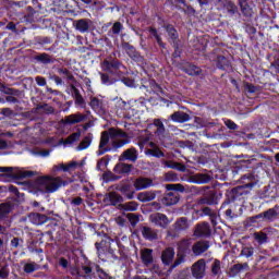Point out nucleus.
I'll list each match as a JSON object with an SVG mask.
<instances>
[{
	"label": "nucleus",
	"mask_w": 279,
	"mask_h": 279,
	"mask_svg": "<svg viewBox=\"0 0 279 279\" xmlns=\"http://www.w3.org/2000/svg\"><path fill=\"white\" fill-rule=\"evenodd\" d=\"M73 183L72 179L63 180L62 177H40L35 182V189L39 193H56L60 186H69Z\"/></svg>",
	"instance_id": "nucleus-1"
},
{
	"label": "nucleus",
	"mask_w": 279,
	"mask_h": 279,
	"mask_svg": "<svg viewBox=\"0 0 279 279\" xmlns=\"http://www.w3.org/2000/svg\"><path fill=\"white\" fill-rule=\"evenodd\" d=\"M112 240L108 234H104L102 239L95 243L97 256L102 263H114L119 260L117 250L112 248Z\"/></svg>",
	"instance_id": "nucleus-2"
},
{
	"label": "nucleus",
	"mask_w": 279,
	"mask_h": 279,
	"mask_svg": "<svg viewBox=\"0 0 279 279\" xmlns=\"http://www.w3.org/2000/svg\"><path fill=\"white\" fill-rule=\"evenodd\" d=\"M166 190L168 191V193H166L161 198V204L163 206H175V204L180 202L179 193H184V191H186L182 183L166 184Z\"/></svg>",
	"instance_id": "nucleus-3"
},
{
	"label": "nucleus",
	"mask_w": 279,
	"mask_h": 279,
	"mask_svg": "<svg viewBox=\"0 0 279 279\" xmlns=\"http://www.w3.org/2000/svg\"><path fill=\"white\" fill-rule=\"evenodd\" d=\"M192 252H193V245H191V240L189 239L181 240L178 246V258L171 265V269H175V267H179V265H182V263H184V258H186V256H191Z\"/></svg>",
	"instance_id": "nucleus-4"
},
{
	"label": "nucleus",
	"mask_w": 279,
	"mask_h": 279,
	"mask_svg": "<svg viewBox=\"0 0 279 279\" xmlns=\"http://www.w3.org/2000/svg\"><path fill=\"white\" fill-rule=\"evenodd\" d=\"M101 69L105 71V73L121 77V75H123L121 70L125 69V65H123V62H121L119 59H105L101 63Z\"/></svg>",
	"instance_id": "nucleus-5"
},
{
	"label": "nucleus",
	"mask_w": 279,
	"mask_h": 279,
	"mask_svg": "<svg viewBox=\"0 0 279 279\" xmlns=\"http://www.w3.org/2000/svg\"><path fill=\"white\" fill-rule=\"evenodd\" d=\"M121 48L125 51L126 56L133 60V62H140V64L145 62V57H143L141 52L136 50V47L132 46L130 43L122 40Z\"/></svg>",
	"instance_id": "nucleus-6"
},
{
	"label": "nucleus",
	"mask_w": 279,
	"mask_h": 279,
	"mask_svg": "<svg viewBox=\"0 0 279 279\" xmlns=\"http://www.w3.org/2000/svg\"><path fill=\"white\" fill-rule=\"evenodd\" d=\"M250 192L244 186L238 185L227 194V202H243Z\"/></svg>",
	"instance_id": "nucleus-7"
},
{
	"label": "nucleus",
	"mask_w": 279,
	"mask_h": 279,
	"mask_svg": "<svg viewBox=\"0 0 279 279\" xmlns=\"http://www.w3.org/2000/svg\"><path fill=\"white\" fill-rule=\"evenodd\" d=\"M193 236L196 239H210V236H213L210 223L206 221L197 223L194 228Z\"/></svg>",
	"instance_id": "nucleus-8"
},
{
	"label": "nucleus",
	"mask_w": 279,
	"mask_h": 279,
	"mask_svg": "<svg viewBox=\"0 0 279 279\" xmlns=\"http://www.w3.org/2000/svg\"><path fill=\"white\" fill-rule=\"evenodd\" d=\"M65 93L68 95H71V97L74 99L75 106H78L80 108H86V100H84V96H82V94L80 93V89H77L75 84L70 83Z\"/></svg>",
	"instance_id": "nucleus-9"
},
{
	"label": "nucleus",
	"mask_w": 279,
	"mask_h": 279,
	"mask_svg": "<svg viewBox=\"0 0 279 279\" xmlns=\"http://www.w3.org/2000/svg\"><path fill=\"white\" fill-rule=\"evenodd\" d=\"M173 230L169 231V236H172L175 239L180 232H185V230L189 228V218L181 217L175 220V222L172 225Z\"/></svg>",
	"instance_id": "nucleus-10"
},
{
	"label": "nucleus",
	"mask_w": 279,
	"mask_h": 279,
	"mask_svg": "<svg viewBox=\"0 0 279 279\" xmlns=\"http://www.w3.org/2000/svg\"><path fill=\"white\" fill-rule=\"evenodd\" d=\"M169 121H172V123H186L191 121V116L184 111L179 110L170 114L168 119L165 120V123H169Z\"/></svg>",
	"instance_id": "nucleus-11"
},
{
	"label": "nucleus",
	"mask_w": 279,
	"mask_h": 279,
	"mask_svg": "<svg viewBox=\"0 0 279 279\" xmlns=\"http://www.w3.org/2000/svg\"><path fill=\"white\" fill-rule=\"evenodd\" d=\"M264 216L265 223H274L279 219V204L275 205L272 208H269L265 211H262Z\"/></svg>",
	"instance_id": "nucleus-12"
},
{
	"label": "nucleus",
	"mask_w": 279,
	"mask_h": 279,
	"mask_svg": "<svg viewBox=\"0 0 279 279\" xmlns=\"http://www.w3.org/2000/svg\"><path fill=\"white\" fill-rule=\"evenodd\" d=\"M210 248V242L206 240L197 241L192 245V252L194 256H202V254L208 252Z\"/></svg>",
	"instance_id": "nucleus-13"
},
{
	"label": "nucleus",
	"mask_w": 279,
	"mask_h": 279,
	"mask_svg": "<svg viewBox=\"0 0 279 279\" xmlns=\"http://www.w3.org/2000/svg\"><path fill=\"white\" fill-rule=\"evenodd\" d=\"M256 247L252 245L251 243L243 244L241 252H240V258H246V260H254V256L256 255Z\"/></svg>",
	"instance_id": "nucleus-14"
},
{
	"label": "nucleus",
	"mask_w": 279,
	"mask_h": 279,
	"mask_svg": "<svg viewBox=\"0 0 279 279\" xmlns=\"http://www.w3.org/2000/svg\"><path fill=\"white\" fill-rule=\"evenodd\" d=\"M165 32L168 34V38L171 43V45L175 43H180V34L178 33V29H175V26L173 24H163L162 25Z\"/></svg>",
	"instance_id": "nucleus-15"
},
{
	"label": "nucleus",
	"mask_w": 279,
	"mask_h": 279,
	"mask_svg": "<svg viewBox=\"0 0 279 279\" xmlns=\"http://www.w3.org/2000/svg\"><path fill=\"white\" fill-rule=\"evenodd\" d=\"M216 66L220 71H226L227 73H232V62H230V59H228L227 57L217 56Z\"/></svg>",
	"instance_id": "nucleus-16"
},
{
	"label": "nucleus",
	"mask_w": 279,
	"mask_h": 279,
	"mask_svg": "<svg viewBox=\"0 0 279 279\" xmlns=\"http://www.w3.org/2000/svg\"><path fill=\"white\" fill-rule=\"evenodd\" d=\"M240 182L242 184L241 186H243L245 190L248 189V191H252L256 184V177L254 175V173L250 172V173L243 174L240 178Z\"/></svg>",
	"instance_id": "nucleus-17"
},
{
	"label": "nucleus",
	"mask_w": 279,
	"mask_h": 279,
	"mask_svg": "<svg viewBox=\"0 0 279 279\" xmlns=\"http://www.w3.org/2000/svg\"><path fill=\"white\" fill-rule=\"evenodd\" d=\"M149 38H154L160 49H167V44L162 40V36L158 33V28L154 26L147 27Z\"/></svg>",
	"instance_id": "nucleus-18"
},
{
	"label": "nucleus",
	"mask_w": 279,
	"mask_h": 279,
	"mask_svg": "<svg viewBox=\"0 0 279 279\" xmlns=\"http://www.w3.org/2000/svg\"><path fill=\"white\" fill-rule=\"evenodd\" d=\"M141 233H142L143 239H145V241L158 240V230H156L151 227H147V226L142 227Z\"/></svg>",
	"instance_id": "nucleus-19"
},
{
	"label": "nucleus",
	"mask_w": 279,
	"mask_h": 279,
	"mask_svg": "<svg viewBox=\"0 0 279 279\" xmlns=\"http://www.w3.org/2000/svg\"><path fill=\"white\" fill-rule=\"evenodd\" d=\"M173 258H175V250L171 246L167 247L161 253V263L169 267L171 263H173Z\"/></svg>",
	"instance_id": "nucleus-20"
},
{
	"label": "nucleus",
	"mask_w": 279,
	"mask_h": 279,
	"mask_svg": "<svg viewBox=\"0 0 279 279\" xmlns=\"http://www.w3.org/2000/svg\"><path fill=\"white\" fill-rule=\"evenodd\" d=\"M151 223L159 226V228H167L169 226V218L165 214L157 213L150 216Z\"/></svg>",
	"instance_id": "nucleus-21"
},
{
	"label": "nucleus",
	"mask_w": 279,
	"mask_h": 279,
	"mask_svg": "<svg viewBox=\"0 0 279 279\" xmlns=\"http://www.w3.org/2000/svg\"><path fill=\"white\" fill-rule=\"evenodd\" d=\"M154 126L157 128L155 134L160 138L162 147H169V145H167L165 141H162V138L165 137V132H167V130L165 129V123H162L160 119H155Z\"/></svg>",
	"instance_id": "nucleus-22"
},
{
	"label": "nucleus",
	"mask_w": 279,
	"mask_h": 279,
	"mask_svg": "<svg viewBox=\"0 0 279 279\" xmlns=\"http://www.w3.org/2000/svg\"><path fill=\"white\" fill-rule=\"evenodd\" d=\"M206 264L204 263V259L197 260L192 266V276L196 279L204 278V270H205Z\"/></svg>",
	"instance_id": "nucleus-23"
},
{
	"label": "nucleus",
	"mask_w": 279,
	"mask_h": 279,
	"mask_svg": "<svg viewBox=\"0 0 279 279\" xmlns=\"http://www.w3.org/2000/svg\"><path fill=\"white\" fill-rule=\"evenodd\" d=\"M28 219L32 223H34V226H44V223H47V221H49V217L40 213L29 214Z\"/></svg>",
	"instance_id": "nucleus-24"
},
{
	"label": "nucleus",
	"mask_w": 279,
	"mask_h": 279,
	"mask_svg": "<svg viewBox=\"0 0 279 279\" xmlns=\"http://www.w3.org/2000/svg\"><path fill=\"white\" fill-rule=\"evenodd\" d=\"M198 204L201 206H216L217 202V193L215 191L210 192L209 194L201 197L198 199Z\"/></svg>",
	"instance_id": "nucleus-25"
},
{
	"label": "nucleus",
	"mask_w": 279,
	"mask_h": 279,
	"mask_svg": "<svg viewBox=\"0 0 279 279\" xmlns=\"http://www.w3.org/2000/svg\"><path fill=\"white\" fill-rule=\"evenodd\" d=\"M230 204H232L230 201L225 199V202L221 204L219 213L225 215L226 219L228 221H232L236 215L232 213V208L230 207Z\"/></svg>",
	"instance_id": "nucleus-26"
},
{
	"label": "nucleus",
	"mask_w": 279,
	"mask_h": 279,
	"mask_svg": "<svg viewBox=\"0 0 279 279\" xmlns=\"http://www.w3.org/2000/svg\"><path fill=\"white\" fill-rule=\"evenodd\" d=\"M154 184V181L149 178L140 177L134 182V187L136 191H145Z\"/></svg>",
	"instance_id": "nucleus-27"
},
{
	"label": "nucleus",
	"mask_w": 279,
	"mask_h": 279,
	"mask_svg": "<svg viewBox=\"0 0 279 279\" xmlns=\"http://www.w3.org/2000/svg\"><path fill=\"white\" fill-rule=\"evenodd\" d=\"M120 160L136 162V160H138V150H136L134 147L128 148L121 154Z\"/></svg>",
	"instance_id": "nucleus-28"
},
{
	"label": "nucleus",
	"mask_w": 279,
	"mask_h": 279,
	"mask_svg": "<svg viewBox=\"0 0 279 279\" xmlns=\"http://www.w3.org/2000/svg\"><path fill=\"white\" fill-rule=\"evenodd\" d=\"M141 259L143 265L149 267V265H154V250L144 248L141 251Z\"/></svg>",
	"instance_id": "nucleus-29"
},
{
	"label": "nucleus",
	"mask_w": 279,
	"mask_h": 279,
	"mask_svg": "<svg viewBox=\"0 0 279 279\" xmlns=\"http://www.w3.org/2000/svg\"><path fill=\"white\" fill-rule=\"evenodd\" d=\"M182 72L191 75L192 77H197V75H202V68L187 62L185 65H183Z\"/></svg>",
	"instance_id": "nucleus-30"
},
{
	"label": "nucleus",
	"mask_w": 279,
	"mask_h": 279,
	"mask_svg": "<svg viewBox=\"0 0 279 279\" xmlns=\"http://www.w3.org/2000/svg\"><path fill=\"white\" fill-rule=\"evenodd\" d=\"M132 167H134L132 163L119 162L114 166L113 172L119 175H130L132 173Z\"/></svg>",
	"instance_id": "nucleus-31"
},
{
	"label": "nucleus",
	"mask_w": 279,
	"mask_h": 279,
	"mask_svg": "<svg viewBox=\"0 0 279 279\" xmlns=\"http://www.w3.org/2000/svg\"><path fill=\"white\" fill-rule=\"evenodd\" d=\"M243 271H250V264L243 263V264H234L229 269V274L232 278L235 276H239V274H243Z\"/></svg>",
	"instance_id": "nucleus-32"
},
{
	"label": "nucleus",
	"mask_w": 279,
	"mask_h": 279,
	"mask_svg": "<svg viewBox=\"0 0 279 279\" xmlns=\"http://www.w3.org/2000/svg\"><path fill=\"white\" fill-rule=\"evenodd\" d=\"M83 121H86V116L83 113L70 114L64 119L65 125H75V123H82Z\"/></svg>",
	"instance_id": "nucleus-33"
},
{
	"label": "nucleus",
	"mask_w": 279,
	"mask_h": 279,
	"mask_svg": "<svg viewBox=\"0 0 279 279\" xmlns=\"http://www.w3.org/2000/svg\"><path fill=\"white\" fill-rule=\"evenodd\" d=\"M75 29L81 34H86L90 28V20L88 19H81L74 22Z\"/></svg>",
	"instance_id": "nucleus-34"
},
{
	"label": "nucleus",
	"mask_w": 279,
	"mask_h": 279,
	"mask_svg": "<svg viewBox=\"0 0 279 279\" xmlns=\"http://www.w3.org/2000/svg\"><path fill=\"white\" fill-rule=\"evenodd\" d=\"M143 88L147 93H155L156 95H158V93H162V87L154 80L148 81V85L140 86L141 90H143Z\"/></svg>",
	"instance_id": "nucleus-35"
},
{
	"label": "nucleus",
	"mask_w": 279,
	"mask_h": 279,
	"mask_svg": "<svg viewBox=\"0 0 279 279\" xmlns=\"http://www.w3.org/2000/svg\"><path fill=\"white\" fill-rule=\"evenodd\" d=\"M149 145H150V148H147L145 150V154L147 156H151V158H165V154L159 147L156 146L154 142H150Z\"/></svg>",
	"instance_id": "nucleus-36"
},
{
	"label": "nucleus",
	"mask_w": 279,
	"mask_h": 279,
	"mask_svg": "<svg viewBox=\"0 0 279 279\" xmlns=\"http://www.w3.org/2000/svg\"><path fill=\"white\" fill-rule=\"evenodd\" d=\"M100 82L104 86H112L113 84H117L119 82V78L113 77L112 74L108 72H100Z\"/></svg>",
	"instance_id": "nucleus-37"
},
{
	"label": "nucleus",
	"mask_w": 279,
	"mask_h": 279,
	"mask_svg": "<svg viewBox=\"0 0 279 279\" xmlns=\"http://www.w3.org/2000/svg\"><path fill=\"white\" fill-rule=\"evenodd\" d=\"M211 180H213V177L206 173H197L191 178V181L193 182V184H208V182H210Z\"/></svg>",
	"instance_id": "nucleus-38"
},
{
	"label": "nucleus",
	"mask_w": 279,
	"mask_h": 279,
	"mask_svg": "<svg viewBox=\"0 0 279 279\" xmlns=\"http://www.w3.org/2000/svg\"><path fill=\"white\" fill-rule=\"evenodd\" d=\"M34 60H36L38 64H53V62H56V59L46 52L35 56Z\"/></svg>",
	"instance_id": "nucleus-39"
},
{
	"label": "nucleus",
	"mask_w": 279,
	"mask_h": 279,
	"mask_svg": "<svg viewBox=\"0 0 279 279\" xmlns=\"http://www.w3.org/2000/svg\"><path fill=\"white\" fill-rule=\"evenodd\" d=\"M258 223H265V218L263 216V213H259L255 216H251L245 220V226L247 228H252V226H256Z\"/></svg>",
	"instance_id": "nucleus-40"
},
{
	"label": "nucleus",
	"mask_w": 279,
	"mask_h": 279,
	"mask_svg": "<svg viewBox=\"0 0 279 279\" xmlns=\"http://www.w3.org/2000/svg\"><path fill=\"white\" fill-rule=\"evenodd\" d=\"M119 82H121L122 84H124V86H126L128 88H136L138 85L136 83V77L135 76H118Z\"/></svg>",
	"instance_id": "nucleus-41"
},
{
	"label": "nucleus",
	"mask_w": 279,
	"mask_h": 279,
	"mask_svg": "<svg viewBox=\"0 0 279 279\" xmlns=\"http://www.w3.org/2000/svg\"><path fill=\"white\" fill-rule=\"evenodd\" d=\"M137 199L138 202H142L144 204L147 202H154V199H156V192L154 191L141 192L137 194Z\"/></svg>",
	"instance_id": "nucleus-42"
},
{
	"label": "nucleus",
	"mask_w": 279,
	"mask_h": 279,
	"mask_svg": "<svg viewBox=\"0 0 279 279\" xmlns=\"http://www.w3.org/2000/svg\"><path fill=\"white\" fill-rule=\"evenodd\" d=\"M12 213V205L10 203H1L0 204V221H5L8 217Z\"/></svg>",
	"instance_id": "nucleus-43"
},
{
	"label": "nucleus",
	"mask_w": 279,
	"mask_h": 279,
	"mask_svg": "<svg viewBox=\"0 0 279 279\" xmlns=\"http://www.w3.org/2000/svg\"><path fill=\"white\" fill-rule=\"evenodd\" d=\"M253 239L258 243V245H265L269 243V235L265 231H257L253 233Z\"/></svg>",
	"instance_id": "nucleus-44"
},
{
	"label": "nucleus",
	"mask_w": 279,
	"mask_h": 279,
	"mask_svg": "<svg viewBox=\"0 0 279 279\" xmlns=\"http://www.w3.org/2000/svg\"><path fill=\"white\" fill-rule=\"evenodd\" d=\"M34 175L33 171H24L20 174L14 173H1L0 178H13V180H23V178H32Z\"/></svg>",
	"instance_id": "nucleus-45"
},
{
	"label": "nucleus",
	"mask_w": 279,
	"mask_h": 279,
	"mask_svg": "<svg viewBox=\"0 0 279 279\" xmlns=\"http://www.w3.org/2000/svg\"><path fill=\"white\" fill-rule=\"evenodd\" d=\"M107 132L110 138H129L128 133L121 129L110 128Z\"/></svg>",
	"instance_id": "nucleus-46"
},
{
	"label": "nucleus",
	"mask_w": 279,
	"mask_h": 279,
	"mask_svg": "<svg viewBox=\"0 0 279 279\" xmlns=\"http://www.w3.org/2000/svg\"><path fill=\"white\" fill-rule=\"evenodd\" d=\"M89 106L94 112H101L104 110V100L98 97H90Z\"/></svg>",
	"instance_id": "nucleus-47"
},
{
	"label": "nucleus",
	"mask_w": 279,
	"mask_h": 279,
	"mask_svg": "<svg viewBox=\"0 0 279 279\" xmlns=\"http://www.w3.org/2000/svg\"><path fill=\"white\" fill-rule=\"evenodd\" d=\"M161 163H163L167 169H177V171H186V167L182 163H178L172 160H161Z\"/></svg>",
	"instance_id": "nucleus-48"
},
{
	"label": "nucleus",
	"mask_w": 279,
	"mask_h": 279,
	"mask_svg": "<svg viewBox=\"0 0 279 279\" xmlns=\"http://www.w3.org/2000/svg\"><path fill=\"white\" fill-rule=\"evenodd\" d=\"M75 167H77V162L73 161L69 165H56L52 167V171L53 173L58 172V171H64V173H66L68 171H71V169H75Z\"/></svg>",
	"instance_id": "nucleus-49"
},
{
	"label": "nucleus",
	"mask_w": 279,
	"mask_h": 279,
	"mask_svg": "<svg viewBox=\"0 0 279 279\" xmlns=\"http://www.w3.org/2000/svg\"><path fill=\"white\" fill-rule=\"evenodd\" d=\"M120 210H124L125 213H136L138 210V203L136 202H129L119 205Z\"/></svg>",
	"instance_id": "nucleus-50"
},
{
	"label": "nucleus",
	"mask_w": 279,
	"mask_h": 279,
	"mask_svg": "<svg viewBox=\"0 0 279 279\" xmlns=\"http://www.w3.org/2000/svg\"><path fill=\"white\" fill-rule=\"evenodd\" d=\"M108 199L111 206H117V204H123V196L117 192H109Z\"/></svg>",
	"instance_id": "nucleus-51"
},
{
	"label": "nucleus",
	"mask_w": 279,
	"mask_h": 279,
	"mask_svg": "<svg viewBox=\"0 0 279 279\" xmlns=\"http://www.w3.org/2000/svg\"><path fill=\"white\" fill-rule=\"evenodd\" d=\"M58 73H59V75H64L63 77H65V80H68V82H73V84L77 83V80H75V76L73 75V73H71V71H69V69L59 68Z\"/></svg>",
	"instance_id": "nucleus-52"
},
{
	"label": "nucleus",
	"mask_w": 279,
	"mask_h": 279,
	"mask_svg": "<svg viewBox=\"0 0 279 279\" xmlns=\"http://www.w3.org/2000/svg\"><path fill=\"white\" fill-rule=\"evenodd\" d=\"M121 32H123V24L121 22H116L113 23L112 27L108 32V36L109 37H112V35L119 36Z\"/></svg>",
	"instance_id": "nucleus-53"
},
{
	"label": "nucleus",
	"mask_w": 279,
	"mask_h": 279,
	"mask_svg": "<svg viewBox=\"0 0 279 279\" xmlns=\"http://www.w3.org/2000/svg\"><path fill=\"white\" fill-rule=\"evenodd\" d=\"M225 12L229 14V16H234L235 14H239V7L234 4L231 0L227 3V7L223 9Z\"/></svg>",
	"instance_id": "nucleus-54"
},
{
	"label": "nucleus",
	"mask_w": 279,
	"mask_h": 279,
	"mask_svg": "<svg viewBox=\"0 0 279 279\" xmlns=\"http://www.w3.org/2000/svg\"><path fill=\"white\" fill-rule=\"evenodd\" d=\"M80 136H82L81 132L72 133L65 140H62L63 145H73V143H77L80 141Z\"/></svg>",
	"instance_id": "nucleus-55"
},
{
	"label": "nucleus",
	"mask_w": 279,
	"mask_h": 279,
	"mask_svg": "<svg viewBox=\"0 0 279 279\" xmlns=\"http://www.w3.org/2000/svg\"><path fill=\"white\" fill-rule=\"evenodd\" d=\"M250 161H239L235 163V166L232 168V173L236 174L240 171H245V169H250Z\"/></svg>",
	"instance_id": "nucleus-56"
},
{
	"label": "nucleus",
	"mask_w": 279,
	"mask_h": 279,
	"mask_svg": "<svg viewBox=\"0 0 279 279\" xmlns=\"http://www.w3.org/2000/svg\"><path fill=\"white\" fill-rule=\"evenodd\" d=\"M171 45L174 49L172 52V64H175V60H178V58H182V48H180V41Z\"/></svg>",
	"instance_id": "nucleus-57"
},
{
	"label": "nucleus",
	"mask_w": 279,
	"mask_h": 279,
	"mask_svg": "<svg viewBox=\"0 0 279 279\" xmlns=\"http://www.w3.org/2000/svg\"><path fill=\"white\" fill-rule=\"evenodd\" d=\"M110 160H112L110 155H106L105 157L100 158L97 161L96 171H101V167H108V165H110Z\"/></svg>",
	"instance_id": "nucleus-58"
},
{
	"label": "nucleus",
	"mask_w": 279,
	"mask_h": 279,
	"mask_svg": "<svg viewBox=\"0 0 279 279\" xmlns=\"http://www.w3.org/2000/svg\"><path fill=\"white\" fill-rule=\"evenodd\" d=\"M95 269H96V274L99 279H112V276H110V274L108 271H106L104 268H101V266L96 265Z\"/></svg>",
	"instance_id": "nucleus-59"
},
{
	"label": "nucleus",
	"mask_w": 279,
	"mask_h": 279,
	"mask_svg": "<svg viewBox=\"0 0 279 279\" xmlns=\"http://www.w3.org/2000/svg\"><path fill=\"white\" fill-rule=\"evenodd\" d=\"M38 269H40V265L36 264V263H26L24 265V272L25 274H34V271H38Z\"/></svg>",
	"instance_id": "nucleus-60"
},
{
	"label": "nucleus",
	"mask_w": 279,
	"mask_h": 279,
	"mask_svg": "<svg viewBox=\"0 0 279 279\" xmlns=\"http://www.w3.org/2000/svg\"><path fill=\"white\" fill-rule=\"evenodd\" d=\"M90 143H93V138L90 136H85L78 144L77 150L83 151V149H88V147H90Z\"/></svg>",
	"instance_id": "nucleus-61"
},
{
	"label": "nucleus",
	"mask_w": 279,
	"mask_h": 279,
	"mask_svg": "<svg viewBox=\"0 0 279 279\" xmlns=\"http://www.w3.org/2000/svg\"><path fill=\"white\" fill-rule=\"evenodd\" d=\"M108 143H110V134L108 133V131H104L101 133L100 142L98 145L99 149H101V147H106Z\"/></svg>",
	"instance_id": "nucleus-62"
},
{
	"label": "nucleus",
	"mask_w": 279,
	"mask_h": 279,
	"mask_svg": "<svg viewBox=\"0 0 279 279\" xmlns=\"http://www.w3.org/2000/svg\"><path fill=\"white\" fill-rule=\"evenodd\" d=\"M166 182H180V177L173 171H169L165 174Z\"/></svg>",
	"instance_id": "nucleus-63"
},
{
	"label": "nucleus",
	"mask_w": 279,
	"mask_h": 279,
	"mask_svg": "<svg viewBox=\"0 0 279 279\" xmlns=\"http://www.w3.org/2000/svg\"><path fill=\"white\" fill-rule=\"evenodd\" d=\"M82 271L84 274L85 279L95 278V272H93V268L90 266H82Z\"/></svg>",
	"instance_id": "nucleus-64"
}]
</instances>
